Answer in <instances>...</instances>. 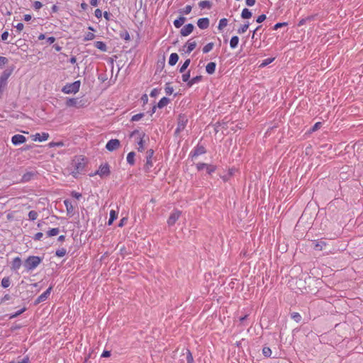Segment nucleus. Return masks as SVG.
<instances>
[{
	"label": "nucleus",
	"mask_w": 363,
	"mask_h": 363,
	"mask_svg": "<svg viewBox=\"0 0 363 363\" xmlns=\"http://www.w3.org/2000/svg\"><path fill=\"white\" fill-rule=\"evenodd\" d=\"M164 90L166 94L167 95H171L174 91V89L172 86H169V83L166 84Z\"/></svg>",
	"instance_id": "51"
},
{
	"label": "nucleus",
	"mask_w": 363,
	"mask_h": 363,
	"mask_svg": "<svg viewBox=\"0 0 363 363\" xmlns=\"http://www.w3.org/2000/svg\"><path fill=\"white\" fill-rule=\"evenodd\" d=\"M228 25V20L225 18H221L219 21L218 28L219 30H222Z\"/></svg>",
	"instance_id": "34"
},
{
	"label": "nucleus",
	"mask_w": 363,
	"mask_h": 363,
	"mask_svg": "<svg viewBox=\"0 0 363 363\" xmlns=\"http://www.w3.org/2000/svg\"><path fill=\"white\" fill-rule=\"evenodd\" d=\"M186 363H194V357H193L191 352L189 349H186Z\"/></svg>",
	"instance_id": "42"
},
{
	"label": "nucleus",
	"mask_w": 363,
	"mask_h": 363,
	"mask_svg": "<svg viewBox=\"0 0 363 363\" xmlns=\"http://www.w3.org/2000/svg\"><path fill=\"white\" fill-rule=\"evenodd\" d=\"M71 195L72 197L75 198L76 199H79L82 197V194L77 192V191H72L71 193Z\"/></svg>",
	"instance_id": "62"
},
{
	"label": "nucleus",
	"mask_w": 363,
	"mask_h": 363,
	"mask_svg": "<svg viewBox=\"0 0 363 363\" xmlns=\"http://www.w3.org/2000/svg\"><path fill=\"white\" fill-rule=\"evenodd\" d=\"M85 160L83 157H78L73 160L74 169L77 173L82 172L85 167Z\"/></svg>",
	"instance_id": "6"
},
{
	"label": "nucleus",
	"mask_w": 363,
	"mask_h": 363,
	"mask_svg": "<svg viewBox=\"0 0 363 363\" xmlns=\"http://www.w3.org/2000/svg\"><path fill=\"white\" fill-rule=\"evenodd\" d=\"M266 19V15L265 14H261L259 15L257 19H256V21L258 23H260L262 22H263L264 20Z\"/></svg>",
	"instance_id": "60"
},
{
	"label": "nucleus",
	"mask_w": 363,
	"mask_h": 363,
	"mask_svg": "<svg viewBox=\"0 0 363 363\" xmlns=\"http://www.w3.org/2000/svg\"><path fill=\"white\" fill-rule=\"evenodd\" d=\"M262 354L265 357H269L272 355V350L269 347H264L262 348Z\"/></svg>",
	"instance_id": "45"
},
{
	"label": "nucleus",
	"mask_w": 363,
	"mask_h": 363,
	"mask_svg": "<svg viewBox=\"0 0 363 363\" xmlns=\"http://www.w3.org/2000/svg\"><path fill=\"white\" fill-rule=\"evenodd\" d=\"M239 43V38L237 35H234L230 40V47L232 49H235L238 47Z\"/></svg>",
	"instance_id": "24"
},
{
	"label": "nucleus",
	"mask_w": 363,
	"mask_h": 363,
	"mask_svg": "<svg viewBox=\"0 0 363 363\" xmlns=\"http://www.w3.org/2000/svg\"><path fill=\"white\" fill-rule=\"evenodd\" d=\"M274 60V57L264 59V60H262V63L260 64L259 67H264L267 66L268 65H269L270 63H272Z\"/></svg>",
	"instance_id": "43"
},
{
	"label": "nucleus",
	"mask_w": 363,
	"mask_h": 363,
	"mask_svg": "<svg viewBox=\"0 0 363 363\" xmlns=\"http://www.w3.org/2000/svg\"><path fill=\"white\" fill-rule=\"evenodd\" d=\"M209 23L208 18H201L197 21V26L201 29H206L209 26Z\"/></svg>",
	"instance_id": "15"
},
{
	"label": "nucleus",
	"mask_w": 363,
	"mask_h": 363,
	"mask_svg": "<svg viewBox=\"0 0 363 363\" xmlns=\"http://www.w3.org/2000/svg\"><path fill=\"white\" fill-rule=\"evenodd\" d=\"M313 16H308L307 18H302L301 19L298 23V26H303L307 21H311L313 20Z\"/></svg>",
	"instance_id": "53"
},
{
	"label": "nucleus",
	"mask_w": 363,
	"mask_h": 363,
	"mask_svg": "<svg viewBox=\"0 0 363 363\" xmlns=\"http://www.w3.org/2000/svg\"><path fill=\"white\" fill-rule=\"evenodd\" d=\"M96 174L100 177L108 176L110 174L109 165L107 163L100 165Z\"/></svg>",
	"instance_id": "12"
},
{
	"label": "nucleus",
	"mask_w": 363,
	"mask_h": 363,
	"mask_svg": "<svg viewBox=\"0 0 363 363\" xmlns=\"http://www.w3.org/2000/svg\"><path fill=\"white\" fill-rule=\"evenodd\" d=\"M185 47H186V50L185 51L186 53H191L196 47V41H193L191 39L189 40L186 43Z\"/></svg>",
	"instance_id": "18"
},
{
	"label": "nucleus",
	"mask_w": 363,
	"mask_h": 363,
	"mask_svg": "<svg viewBox=\"0 0 363 363\" xmlns=\"http://www.w3.org/2000/svg\"><path fill=\"white\" fill-rule=\"evenodd\" d=\"M9 62L6 57L0 56V68H2Z\"/></svg>",
	"instance_id": "55"
},
{
	"label": "nucleus",
	"mask_w": 363,
	"mask_h": 363,
	"mask_svg": "<svg viewBox=\"0 0 363 363\" xmlns=\"http://www.w3.org/2000/svg\"><path fill=\"white\" fill-rule=\"evenodd\" d=\"M199 7L201 9H211V3L208 1V0H203V1H201L199 3Z\"/></svg>",
	"instance_id": "30"
},
{
	"label": "nucleus",
	"mask_w": 363,
	"mask_h": 363,
	"mask_svg": "<svg viewBox=\"0 0 363 363\" xmlns=\"http://www.w3.org/2000/svg\"><path fill=\"white\" fill-rule=\"evenodd\" d=\"M188 123V118L185 114H179L177 118V126L174 131V135H178L182 131H183Z\"/></svg>",
	"instance_id": "3"
},
{
	"label": "nucleus",
	"mask_w": 363,
	"mask_h": 363,
	"mask_svg": "<svg viewBox=\"0 0 363 363\" xmlns=\"http://www.w3.org/2000/svg\"><path fill=\"white\" fill-rule=\"evenodd\" d=\"M250 26L249 22H247L246 23L242 25L238 29V33L242 34L247 31Z\"/></svg>",
	"instance_id": "35"
},
{
	"label": "nucleus",
	"mask_w": 363,
	"mask_h": 363,
	"mask_svg": "<svg viewBox=\"0 0 363 363\" xmlns=\"http://www.w3.org/2000/svg\"><path fill=\"white\" fill-rule=\"evenodd\" d=\"M35 176V172H27L21 177V182L22 183H26L30 181Z\"/></svg>",
	"instance_id": "17"
},
{
	"label": "nucleus",
	"mask_w": 363,
	"mask_h": 363,
	"mask_svg": "<svg viewBox=\"0 0 363 363\" xmlns=\"http://www.w3.org/2000/svg\"><path fill=\"white\" fill-rule=\"evenodd\" d=\"M216 62H211L206 66V71L208 74H213L216 71Z\"/></svg>",
	"instance_id": "20"
},
{
	"label": "nucleus",
	"mask_w": 363,
	"mask_h": 363,
	"mask_svg": "<svg viewBox=\"0 0 363 363\" xmlns=\"http://www.w3.org/2000/svg\"><path fill=\"white\" fill-rule=\"evenodd\" d=\"M182 81L184 82H186L187 84L191 80L190 79V71L189 70L187 72L184 73L182 76Z\"/></svg>",
	"instance_id": "49"
},
{
	"label": "nucleus",
	"mask_w": 363,
	"mask_h": 363,
	"mask_svg": "<svg viewBox=\"0 0 363 363\" xmlns=\"http://www.w3.org/2000/svg\"><path fill=\"white\" fill-rule=\"evenodd\" d=\"M26 141V138L20 134H16L12 136L11 143L13 145L17 146L24 143Z\"/></svg>",
	"instance_id": "11"
},
{
	"label": "nucleus",
	"mask_w": 363,
	"mask_h": 363,
	"mask_svg": "<svg viewBox=\"0 0 363 363\" xmlns=\"http://www.w3.org/2000/svg\"><path fill=\"white\" fill-rule=\"evenodd\" d=\"M288 23L286 22H283V23H276L274 27H273V30H278L279 28L283 27V26H287Z\"/></svg>",
	"instance_id": "54"
},
{
	"label": "nucleus",
	"mask_w": 363,
	"mask_h": 363,
	"mask_svg": "<svg viewBox=\"0 0 363 363\" xmlns=\"http://www.w3.org/2000/svg\"><path fill=\"white\" fill-rule=\"evenodd\" d=\"M52 289V286H50L45 291H44L42 294H40L35 301V304L37 305L41 302H43L45 301H46L50 293H51V291Z\"/></svg>",
	"instance_id": "10"
},
{
	"label": "nucleus",
	"mask_w": 363,
	"mask_h": 363,
	"mask_svg": "<svg viewBox=\"0 0 363 363\" xmlns=\"http://www.w3.org/2000/svg\"><path fill=\"white\" fill-rule=\"evenodd\" d=\"M181 216V211L178 210H174L171 213L170 216L167 220V224L169 226H172L175 224V223L178 220Z\"/></svg>",
	"instance_id": "8"
},
{
	"label": "nucleus",
	"mask_w": 363,
	"mask_h": 363,
	"mask_svg": "<svg viewBox=\"0 0 363 363\" xmlns=\"http://www.w3.org/2000/svg\"><path fill=\"white\" fill-rule=\"evenodd\" d=\"M60 229L58 228H51L47 231L46 234L48 237H52L58 235Z\"/></svg>",
	"instance_id": "32"
},
{
	"label": "nucleus",
	"mask_w": 363,
	"mask_h": 363,
	"mask_svg": "<svg viewBox=\"0 0 363 363\" xmlns=\"http://www.w3.org/2000/svg\"><path fill=\"white\" fill-rule=\"evenodd\" d=\"M213 46H214V43H207L203 48V53H208L213 48Z\"/></svg>",
	"instance_id": "41"
},
{
	"label": "nucleus",
	"mask_w": 363,
	"mask_h": 363,
	"mask_svg": "<svg viewBox=\"0 0 363 363\" xmlns=\"http://www.w3.org/2000/svg\"><path fill=\"white\" fill-rule=\"evenodd\" d=\"M190 62H191L190 59H186L184 61V62L183 63V65L181 66V67L179 68V72L184 73V71L187 69V67L190 65Z\"/></svg>",
	"instance_id": "37"
},
{
	"label": "nucleus",
	"mask_w": 363,
	"mask_h": 363,
	"mask_svg": "<svg viewBox=\"0 0 363 363\" xmlns=\"http://www.w3.org/2000/svg\"><path fill=\"white\" fill-rule=\"evenodd\" d=\"M194 26L192 23L185 25L180 30L182 36H187L190 35L194 30Z\"/></svg>",
	"instance_id": "13"
},
{
	"label": "nucleus",
	"mask_w": 363,
	"mask_h": 363,
	"mask_svg": "<svg viewBox=\"0 0 363 363\" xmlns=\"http://www.w3.org/2000/svg\"><path fill=\"white\" fill-rule=\"evenodd\" d=\"M26 308L24 307L20 310H18V311H16V313H12V314H9V319H13V318H16L17 316L20 315L21 313H23L24 311H26Z\"/></svg>",
	"instance_id": "39"
},
{
	"label": "nucleus",
	"mask_w": 363,
	"mask_h": 363,
	"mask_svg": "<svg viewBox=\"0 0 363 363\" xmlns=\"http://www.w3.org/2000/svg\"><path fill=\"white\" fill-rule=\"evenodd\" d=\"M206 152V147L203 145L198 143L190 152L189 157L191 158L196 157L199 155L205 154Z\"/></svg>",
	"instance_id": "7"
},
{
	"label": "nucleus",
	"mask_w": 363,
	"mask_h": 363,
	"mask_svg": "<svg viewBox=\"0 0 363 363\" xmlns=\"http://www.w3.org/2000/svg\"><path fill=\"white\" fill-rule=\"evenodd\" d=\"M17 363H28L29 357L28 356L24 357L21 360L16 361Z\"/></svg>",
	"instance_id": "64"
},
{
	"label": "nucleus",
	"mask_w": 363,
	"mask_h": 363,
	"mask_svg": "<svg viewBox=\"0 0 363 363\" xmlns=\"http://www.w3.org/2000/svg\"><path fill=\"white\" fill-rule=\"evenodd\" d=\"M117 217H118V213H116V211L114 210H111L110 211V218L108 221V224L109 225H111L113 223V222L117 218Z\"/></svg>",
	"instance_id": "31"
},
{
	"label": "nucleus",
	"mask_w": 363,
	"mask_h": 363,
	"mask_svg": "<svg viewBox=\"0 0 363 363\" xmlns=\"http://www.w3.org/2000/svg\"><path fill=\"white\" fill-rule=\"evenodd\" d=\"M94 15L97 18H101L102 17L103 13L101 9H96L94 11Z\"/></svg>",
	"instance_id": "59"
},
{
	"label": "nucleus",
	"mask_w": 363,
	"mask_h": 363,
	"mask_svg": "<svg viewBox=\"0 0 363 363\" xmlns=\"http://www.w3.org/2000/svg\"><path fill=\"white\" fill-rule=\"evenodd\" d=\"M13 72V69H5L0 76V94H2L7 86V81Z\"/></svg>",
	"instance_id": "4"
},
{
	"label": "nucleus",
	"mask_w": 363,
	"mask_h": 363,
	"mask_svg": "<svg viewBox=\"0 0 363 363\" xmlns=\"http://www.w3.org/2000/svg\"><path fill=\"white\" fill-rule=\"evenodd\" d=\"M179 60V55L177 53H172L169 58V65L170 66H174Z\"/></svg>",
	"instance_id": "22"
},
{
	"label": "nucleus",
	"mask_w": 363,
	"mask_h": 363,
	"mask_svg": "<svg viewBox=\"0 0 363 363\" xmlns=\"http://www.w3.org/2000/svg\"><path fill=\"white\" fill-rule=\"evenodd\" d=\"M42 262V258L38 256H29L25 261L24 267L27 271L35 269Z\"/></svg>",
	"instance_id": "1"
},
{
	"label": "nucleus",
	"mask_w": 363,
	"mask_h": 363,
	"mask_svg": "<svg viewBox=\"0 0 363 363\" xmlns=\"http://www.w3.org/2000/svg\"><path fill=\"white\" fill-rule=\"evenodd\" d=\"M103 16H104V17L105 18V19H106V21H110V20H111V14L109 12H108V11H104V12L103 13Z\"/></svg>",
	"instance_id": "63"
},
{
	"label": "nucleus",
	"mask_w": 363,
	"mask_h": 363,
	"mask_svg": "<svg viewBox=\"0 0 363 363\" xmlns=\"http://www.w3.org/2000/svg\"><path fill=\"white\" fill-rule=\"evenodd\" d=\"M43 236V233L41 232H39V233H37L36 234H35V235L33 236V239L34 240H40Z\"/></svg>",
	"instance_id": "61"
},
{
	"label": "nucleus",
	"mask_w": 363,
	"mask_h": 363,
	"mask_svg": "<svg viewBox=\"0 0 363 363\" xmlns=\"http://www.w3.org/2000/svg\"><path fill=\"white\" fill-rule=\"evenodd\" d=\"M38 216V213L37 211H30L29 213H28V218L30 220H35L37 219Z\"/></svg>",
	"instance_id": "48"
},
{
	"label": "nucleus",
	"mask_w": 363,
	"mask_h": 363,
	"mask_svg": "<svg viewBox=\"0 0 363 363\" xmlns=\"http://www.w3.org/2000/svg\"><path fill=\"white\" fill-rule=\"evenodd\" d=\"M94 45L97 49L100 50L102 52H106L107 51V46L105 43L103 41H95L94 43Z\"/></svg>",
	"instance_id": "21"
},
{
	"label": "nucleus",
	"mask_w": 363,
	"mask_h": 363,
	"mask_svg": "<svg viewBox=\"0 0 363 363\" xmlns=\"http://www.w3.org/2000/svg\"><path fill=\"white\" fill-rule=\"evenodd\" d=\"M67 253V250L65 248H60L56 250L55 255L59 257H64Z\"/></svg>",
	"instance_id": "47"
},
{
	"label": "nucleus",
	"mask_w": 363,
	"mask_h": 363,
	"mask_svg": "<svg viewBox=\"0 0 363 363\" xmlns=\"http://www.w3.org/2000/svg\"><path fill=\"white\" fill-rule=\"evenodd\" d=\"M135 153L134 152H130L126 157L127 162L132 166L135 164Z\"/></svg>",
	"instance_id": "27"
},
{
	"label": "nucleus",
	"mask_w": 363,
	"mask_h": 363,
	"mask_svg": "<svg viewBox=\"0 0 363 363\" xmlns=\"http://www.w3.org/2000/svg\"><path fill=\"white\" fill-rule=\"evenodd\" d=\"M78 103L77 99L71 98L68 99L66 101V105L68 107L76 106Z\"/></svg>",
	"instance_id": "33"
},
{
	"label": "nucleus",
	"mask_w": 363,
	"mask_h": 363,
	"mask_svg": "<svg viewBox=\"0 0 363 363\" xmlns=\"http://www.w3.org/2000/svg\"><path fill=\"white\" fill-rule=\"evenodd\" d=\"M206 172L208 174H211L216 170V166L213 164H207V166L206 167Z\"/></svg>",
	"instance_id": "46"
},
{
	"label": "nucleus",
	"mask_w": 363,
	"mask_h": 363,
	"mask_svg": "<svg viewBox=\"0 0 363 363\" xmlns=\"http://www.w3.org/2000/svg\"><path fill=\"white\" fill-rule=\"evenodd\" d=\"M169 99L167 97H162L157 103V107L162 108L166 106L169 103Z\"/></svg>",
	"instance_id": "28"
},
{
	"label": "nucleus",
	"mask_w": 363,
	"mask_h": 363,
	"mask_svg": "<svg viewBox=\"0 0 363 363\" xmlns=\"http://www.w3.org/2000/svg\"><path fill=\"white\" fill-rule=\"evenodd\" d=\"M191 9H192V7L190 5H187L184 8V10H183V13L186 15L189 14L191 13Z\"/></svg>",
	"instance_id": "58"
},
{
	"label": "nucleus",
	"mask_w": 363,
	"mask_h": 363,
	"mask_svg": "<svg viewBox=\"0 0 363 363\" xmlns=\"http://www.w3.org/2000/svg\"><path fill=\"white\" fill-rule=\"evenodd\" d=\"M144 116L143 113H140L132 116L131 121H138Z\"/></svg>",
	"instance_id": "52"
},
{
	"label": "nucleus",
	"mask_w": 363,
	"mask_h": 363,
	"mask_svg": "<svg viewBox=\"0 0 363 363\" xmlns=\"http://www.w3.org/2000/svg\"><path fill=\"white\" fill-rule=\"evenodd\" d=\"M291 318L296 323L301 322L302 318L300 313L297 312H293L291 313Z\"/></svg>",
	"instance_id": "36"
},
{
	"label": "nucleus",
	"mask_w": 363,
	"mask_h": 363,
	"mask_svg": "<svg viewBox=\"0 0 363 363\" xmlns=\"http://www.w3.org/2000/svg\"><path fill=\"white\" fill-rule=\"evenodd\" d=\"M186 21V18L184 16H180L178 18L175 19L174 21V26L177 28H180L183 24Z\"/></svg>",
	"instance_id": "25"
},
{
	"label": "nucleus",
	"mask_w": 363,
	"mask_h": 363,
	"mask_svg": "<svg viewBox=\"0 0 363 363\" xmlns=\"http://www.w3.org/2000/svg\"><path fill=\"white\" fill-rule=\"evenodd\" d=\"M49 138L48 133H36L33 135V140L38 142L46 141Z\"/></svg>",
	"instance_id": "14"
},
{
	"label": "nucleus",
	"mask_w": 363,
	"mask_h": 363,
	"mask_svg": "<svg viewBox=\"0 0 363 363\" xmlns=\"http://www.w3.org/2000/svg\"><path fill=\"white\" fill-rule=\"evenodd\" d=\"M95 35L91 32L86 33L84 36V41L92 40L95 38Z\"/></svg>",
	"instance_id": "44"
},
{
	"label": "nucleus",
	"mask_w": 363,
	"mask_h": 363,
	"mask_svg": "<svg viewBox=\"0 0 363 363\" xmlns=\"http://www.w3.org/2000/svg\"><path fill=\"white\" fill-rule=\"evenodd\" d=\"M146 136L145 133H143L142 134H140V138L138 139V150L139 152H143L145 150V147H144V138Z\"/></svg>",
	"instance_id": "19"
},
{
	"label": "nucleus",
	"mask_w": 363,
	"mask_h": 363,
	"mask_svg": "<svg viewBox=\"0 0 363 363\" xmlns=\"http://www.w3.org/2000/svg\"><path fill=\"white\" fill-rule=\"evenodd\" d=\"M43 7V4L40 1H35L33 3V8L35 10H39Z\"/></svg>",
	"instance_id": "57"
},
{
	"label": "nucleus",
	"mask_w": 363,
	"mask_h": 363,
	"mask_svg": "<svg viewBox=\"0 0 363 363\" xmlns=\"http://www.w3.org/2000/svg\"><path fill=\"white\" fill-rule=\"evenodd\" d=\"M202 80V76L201 75H199V76H196L193 78L191 79V80L189 82V83L187 84V86L189 87H191L194 84H197L199 82H200Z\"/></svg>",
	"instance_id": "26"
},
{
	"label": "nucleus",
	"mask_w": 363,
	"mask_h": 363,
	"mask_svg": "<svg viewBox=\"0 0 363 363\" xmlns=\"http://www.w3.org/2000/svg\"><path fill=\"white\" fill-rule=\"evenodd\" d=\"M64 204L66 207L67 211L68 213H72L73 211V206L72 205V203L69 200L66 199L64 201Z\"/></svg>",
	"instance_id": "38"
},
{
	"label": "nucleus",
	"mask_w": 363,
	"mask_h": 363,
	"mask_svg": "<svg viewBox=\"0 0 363 363\" xmlns=\"http://www.w3.org/2000/svg\"><path fill=\"white\" fill-rule=\"evenodd\" d=\"M22 265L21 259L19 257H15L12 261L11 269L17 271L20 269Z\"/></svg>",
	"instance_id": "16"
},
{
	"label": "nucleus",
	"mask_w": 363,
	"mask_h": 363,
	"mask_svg": "<svg viewBox=\"0 0 363 363\" xmlns=\"http://www.w3.org/2000/svg\"><path fill=\"white\" fill-rule=\"evenodd\" d=\"M120 36H121V38L122 39H123V40H125L126 41H128V40H130V37L129 33L127 30H125V31H124L123 33H120Z\"/></svg>",
	"instance_id": "50"
},
{
	"label": "nucleus",
	"mask_w": 363,
	"mask_h": 363,
	"mask_svg": "<svg viewBox=\"0 0 363 363\" xmlns=\"http://www.w3.org/2000/svg\"><path fill=\"white\" fill-rule=\"evenodd\" d=\"M314 248L316 250H322L323 247L326 245L325 242L323 240H313Z\"/></svg>",
	"instance_id": "23"
},
{
	"label": "nucleus",
	"mask_w": 363,
	"mask_h": 363,
	"mask_svg": "<svg viewBox=\"0 0 363 363\" xmlns=\"http://www.w3.org/2000/svg\"><path fill=\"white\" fill-rule=\"evenodd\" d=\"M120 141L118 139H111L106 145V148L108 151H113L117 150L120 147Z\"/></svg>",
	"instance_id": "9"
},
{
	"label": "nucleus",
	"mask_w": 363,
	"mask_h": 363,
	"mask_svg": "<svg viewBox=\"0 0 363 363\" xmlns=\"http://www.w3.org/2000/svg\"><path fill=\"white\" fill-rule=\"evenodd\" d=\"M252 17V12L247 8L242 9L241 13V18L243 19H248Z\"/></svg>",
	"instance_id": "29"
},
{
	"label": "nucleus",
	"mask_w": 363,
	"mask_h": 363,
	"mask_svg": "<svg viewBox=\"0 0 363 363\" xmlns=\"http://www.w3.org/2000/svg\"><path fill=\"white\" fill-rule=\"evenodd\" d=\"M196 169L198 171H201L202 169L206 168V167L207 166V164L203 163V162H199L196 164Z\"/></svg>",
	"instance_id": "56"
},
{
	"label": "nucleus",
	"mask_w": 363,
	"mask_h": 363,
	"mask_svg": "<svg viewBox=\"0 0 363 363\" xmlns=\"http://www.w3.org/2000/svg\"><path fill=\"white\" fill-rule=\"evenodd\" d=\"M81 86V82L79 80L75 81L72 83H68L65 84L62 89V91L65 94H76L79 91Z\"/></svg>",
	"instance_id": "2"
},
{
	"label": "nucleus",
	"mask_w": 363,
	"mask_h": 363,
	"mask_svg": "<svg viewBox=\"0 0 363 363\" xmlns=\"http://www.w3.org/2000/svg\"><path fill=\"white\" fill-rule=\"evenodd\" d=\"M11 285V279L9 277H4L1 280V286L3 288H8Z\"/></svg>",
	"instance_id": "40"
},
{
	"label": "nucleus",
	"mask_w": 363,
	"mask_h": 363,
	"mask_svg": "<svg viewBox=\"0 0 363 363\" xmlns=\"http://www.w3.org/2000/svg\"><path fill=\"white\" fill-rule=\"evenodd\" d=\"M154 150L152 149H149L146 152L145 156V164H144L143 169L146 173H149L151 172V169L153 167L152 159L154 156Z\"/></svg>",
	"instance_id": "5"
}]
</instances>
